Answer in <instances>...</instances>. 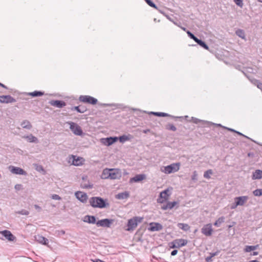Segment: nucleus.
Returning a JSON list of instances; mask_svg holds the SVG:
<instances>
[{
  "instance_id": "obj_1",
  "label": "nucleus",
  "mask_w": 262,
  "mask_h": 262,
  "mask_svg": "<svg viewBox=\"0 0 262 262\" xmlns=\"http://www.w3.org/2000/svg\"><path fill=\"white\" fill-rule=\"evenodd\" d=\"M89 203L93 208H104L108 207L110 204L106 199H103L99 196H93L90 199Z\"/></svg>"
},
{
  "instance_id": "obj_2",
  "label": "nucleus",
  "mask_w": 262,
  "mask_h": 262,
  "mask_svg": "<svg viewBox=\"0 0 262 262\" xmlns=\"http://www.w3.org/2000/svg\"><path fill=\"white\" fill-rule=\"evenodd\" d=\"M180 163H173L167 166H161L160 167V170L161 172L165 174H169L178 171L180 168Z\"/></svg>"
},
{
  "instance_id": "obj_3",
  "label": "nucleus",
  "mask_w": 262,
  "mask_h": 262,
  "mask_svg": "<svg viewBox=\"0 0 262 262\" xmlns=\"http://www.w3.org/2000/svg\"><path fill=\"white\" fill-rule=\"evenodd\" d=\"M143 220V217L139 216L133 217L129 219L126 225L125 230L129 232L133 231L137 227L139 223Z\"/></svg>"
},
{
  "instance_id": "obj_4",
  "label": "nucleus",
  "mask_w": 262,
  "mask_h": 262,
  "mask_svg": "<svg viewBox=\"0 0 262 262\" xmlns=\"http://www.w3.org/2000/svg\"><path fill=\"white\" fill-rule=\"evenodd\" d=\"M67 161L70 165L80 166L84 164L85 159L82 157L72 155L68 157Z\"/></svg>"
},
{
  "instance_id": "obj_5",
  "label": "nucleus",
  "mask_w": 262,
  "mask_h": 262,
  "mask_svg": "<svg viewBox=\"0 0 262 262\" xmlns=\"http://www.w3.org/2000/svg\"><path fill=\"white\" fill-rule=\"evenodd\" d=\"M67 123L70 125V128L74 134L77 136L82 135V130L77 124L73 122H67Z\"/></svg>"
},
{
  "instance_id": "obj_6",
  "label": "nucleus",
  "mask_w": 262,
  "mask_h": 262,
  "mask_svg": "<svg viewBox=\"0 0 262 262\" xmlns=\"http://www.w3.org/2000/svg\"><path fill=\"white\" fill-rule=\"evenodd\" d=\"M79 100L81 102L93 105L96 104L98 101L97 99L89 95H81Z\"/></svg>"
},
{
  "instance_id": "obj_7",
  "label": "nucleus",
  "mask_w": 262,
  "mask_h": 262,
  "mask_svg": "<svg viewBox=\"0 0 262 262\" xmlns=\"http://www.w3.org/2000/svg\"><path fill=\"white\" fill-rule=\"evenodd\" d=\"M114 220L113 219H104L98 221L96 222V225L98 227H102L110 228L113 223Z\"/></svg>"
},
{
  "instance_id": "obj_8",
  "label": "nucleus",
  "mask_w": 262,
  "mask_h": 262,
  "mask_svg": "<svg viewBox=\"0 0 262 262\" xmlns=\"http://www.w3.org/2000/svg\"><path fill=\"white\" fill-rule=\"evenodd\" d=\"M118 140V138L117 137H107V138H103L100 139V143L105 145V146H110L114 144L115 142L117 141Z\"/></svg>"
},
{
  "instance_id": "obj_9",
  "label": "nucleus",
  "mask_w": 262,
  "mask_h": 262,
  "mask_svg": "<svg viewBox=\"0 0 262 262\" xmlns=\"http://www.w3.org/2000/svg\"><path fill=\"white\" fill-rule=\"evenodd\" d=\"M169 192V190L168 189H166L161 192L160 193L159 198H158L157 200L158 203L162 204L166 201L168 200L170 195Z\"/></svg>"
},
{
  "instance_id": "obj_10",
  "label": "nucleus",
  "mask_w": 262,
  "mask_h": 262,
  "mask_svg": "<svg viewBox=\"0 0 262 262\" xmlns=\"http://www.w3.org/2000/svg\"><path fill=\"white\" fill-rule=\"evenodd\" d=\"M121 177V171L119 169L111 168L110 171V179H119Z\"/></svg>"
},
{
  "instance_id": "obj_11",
  "label": "nucleus",
  "mask_w": 262,
  "mask_h": 262,
  "mask_svg": "<svg viewBox=\"0 0 262 262\" xmlns=\"http://www.w3.org/2000/svg\"><path fill=\"white\" fill-rule=\"evenodd\" d=\"M201 232L206 236H209L211 235L213 232L212 225L211 224L205 225L202 228Z\"/></svg>"
},
{
  "instance_id": "obj_12",
  "label": "nucleus",
  "mask_w": 262,
  "mask_h": 262,
  "mask_svg": "<svg viewBox=\"0 0 262 262\" xmlns=\"http://www.w3.org/2000/svg\"><path fill=\"white\" fill-rule=\"evenodd\" d=\"M0 234L4 236L6 239L10 242H13L16 239V237L12 233L7 230L0 231Z\"/></svg>"
},
{
  "instance_id": "obj_13",
  "label": "nucleus",
  "mask_w": 262,
  "mask_h": 262,
  "mask_svg": "<svg viewBox=\"0 0 262 262\" xmlns=\"http://www.w3.org/2000/svg\"><path fill=\"white\" fill-rule=\"evenodd\" d=\"M16 102L15 99L10 95L0 96V102L2 103H11Z\"/></svg>"
},
{
  "instance_id": "obj_14",
  "label": "nucleus",
  "mask_w": 262,
  "mask_h": 262,
  "mask_svg": "<svg viewBox=\"0 0 262 262\" xmlns=\"http://www.w3.org/2000/svg\"><path fill=\"white\" fill-rule=\"evenodd\" d=\"M76 198L83 203L86 202L88 195L86 193L81 191H77L75 193Z\"/></svg>"
},
{
  "instance_id": "obj_15",
  "label": "nucleus",
  "mask_w": 262,
  "mask_h": 262,
  "mask_svg": "<svg viewBox=\"0 0 262 262\" xmlns=\"http://www.w3.org/2000/svg\"><path fill=\"white\" fill-rule=\"evenodd\" d=\"M10 171L14 174H21V175H26L27 172L24 171L22 168L15 167L13 166H10L9 167Z\"/></svg>"
},
{
  "instance_id": "obj_16",
  "label": "nucleus",
  "mask_w": 262,
  "mask_h": 262,
  "mask_svg": "<svg viewBox=\"0 0 262 262\" xmlns=\"http://www.w3.org/2000/svg\"><path fill=\"white\" fill-rule=\"evenodd\" d=\"M162 225L158 223L152 222L149 224V227L148 230L150 231H158L162 229Z\"/></svg>"
},
{
  "instance_id": "obj_17",
  "label": "nucleus",
  "mask_w": 262,
  "mask_h": 262,
  "mask_svg": "<svg viewBox=\"0 0 262 262\" xmlns=\"http://www.w3.org/2000/svg\"><path fill=\"white\" fill-rule=\"evenodd\" d=\"M248 196H247L235 197L234 198V201L236 202V205L243 206L248 201Z\"/></svg>"
},
{
  "instance_id": "obj_18",
  "label": "nucleus",
  "mask_w": 262,
  "mask_h": 262,
  "mask_svg": "<svg viewBox=\"0 0 262 262\" xmlns=\"http://www.w3.org/2000/svg\"><path fill=\"white\" fill-rule=\"evenodd\" d=\"M145 178L146 175L144 174H137L134 177L130 179L129 183H133L134 182H139L145 179Z\"/></svg>"
},
{
  "instance_id": "obj_19",
  "label": "nucleus",
  "mask_w": 262,
  "mask_h": 262,
  "mask_svg": "<svg viewBox=\"0 0 262 262\" xmlns=\"http://www.w3.org/2000/svg\"><path fill=\"white\" fill-rule=\"evenodd\" d=\"M49 103L53 106L57 108H62L66 105V102L61 100H51Z\"/></svg>"
},
{
  "instance_id": "obj_20",
  "label": "nucleus",
  "mask_w": 262,
  "mask_h": 262,
  "mask_svg": "<svg viewBox=\"0 0 262 262\" xmlns=\"http://www.w3.org/2000/svg\"><path fill=\"white\" fill-rule=\"evenodd\" d=\"M211 53L212 54L215 53L217 58L223 60H224L225 58L222 56L219 57V55L223 54L224 56H227L229 55V51L228 50H211Z\"/></svg>"
},
{
  "instance_id": "obj_21",
  "label": "nucleus",
  "mask_w": 262,
  "mask_h": 262,
  "mask_svg": "<svg viewBox=\"0 0 262 262\" xmlns=\"http://www.w3.org/2000/svg\"><path fill=\"white\" fill-rule=\"evenodd\" d=\"M178 204L179 202L176 201L168 202L165 205H164L161 207V209L163 210H166L167 209H172L176 205Z\"/></svg>"
},
{
  "instance_id": "obj_22",
  "label": "nucleus",
  "mask_w": 262,
  "mask_h": 262,
  "mask_svg": "<svg viewBox=\"0 0 262 262\" xmlns=\"http://www.w3.org/2000/svg\"><path fill=\"white\" fill-rule=\"evenodd\" d=\"M83 221L85 223H88L89 224H96V217L93 215H85L83 219Z\"/></svg>"
},
{
  "instance_id": "obj_23",
  "label": "nucleus",
  "mask_w": 262,
  "mask_h": 262,
  "mask_svg": "<svg viewBox=\"0 0 262 262\" xmlns=\"http://www.w3.org/2000/svg\"><path fill=\"white\" fill-rule=\"evenodd\" d=\"M178 248L185 246L187 244L186 239L179 238L173 240Z\"/></svg>"
},
{
  "instance_id": "obj_24",
  "label": "nucleus",
  "mask_w": 262,
  "mask_h": 262,
  "mask_svg": "<svg viewBox=\"0 0 262 262\" xmlns=\"http://www.w3.org/2000/svg\"><path fill=\"white\" fill-rule=\"evenodd\" d=\"M35 239L37 242L42 245H47L48 244V239L42 236L38 235L35 236Z\"/></svg>"
},
{
  "instance_id": "obj_25",
  "label": "nucleus",
  "mask_w": 262,
  "mask_h": 262,
  "mask_svg": "<svg viewBox=\"0 0 262 262\" xmlns=\"http://www.w3.org/2000/svg\"><path fill=\"white\" fill-rule=\"evenodd\" d=\"M23 138L26 139L28 142L30 143H38V139L32 135V134H30L29 135L25 136L23 137Z\"/></svg>"
},
{
  "instance_id": "obj_26",
  "label": "nucleus",
  "mask_w": 262,
  "mask_h": 262,
  "mask_svg": "<svg viewBox=\"0 0 262 262\" xmlns=\"http://www.w3.org/2000/svg\"><path fill=\"white\" fill-rule=\"evenodd\" d=\"M252 178L253 180L261 179H262V170L257 169L253 172Z\"/></svg>"
},
{
  "instance_id": "obj_27",
  "label": "nucleus",
  "mask_w": 262,
  "mask_h": 262,
  "mask_svg": "<svg viewBox=\"0 0 262 262\" xmlns=\"http://www.w3.org/2000/svg\"><path fill=\"white\" fill-rule=\"evenodd\" d=\"M129 193L128 191L119 193L116 195V198L119 200L126 199L129 197Z\"/></svg>"
},
{
  "instance_id": "obj_28",
  "label": "nucleus",
  "mask_w": 262,
  "mask_h": 262,
  "mask_svg": "<svg viewBox=\"0 0 262 262\" xmlns=\"http://www.w3.org/2000/svg\"><path fill=\"white\" fill-rule=\"evenodd\" d=\"M111 169L105 168L103 169L101 175V178L102 179H110Z\"/></svg>"
},
{
  "instance_id": "obj_29",
  "label": "nucleus",
  "mask_w": 262,
  "mask_h": 262,
  "mask_svg": "<svg viewBox=\"0 0 262 262\" xmlns=\"http://www.w3.org/2000/svg\"><path fill=\"white\" fill-rule=\"evenodd\" d=\"M20 125L23 128H26L27 129H31L32 127V125L31 123L27 120H24L21 123Z\"/></svg>"
},
{
  "instance_id": "obj_30",
  "label": "nucleus",
  "mask_w": 262,
  "mask_h": 262,
  "mask_svg": "<svg viewBox=\"0 0 262 262\" xmlns=\"http://www.w3.org/2000/svg\"><path fill=\"white\" fill-rule=\"evenodd\" d=\"M105 106H111L113 107L114 109L116 108H122L124 107L123 105L122 104H116V103H104L103 104Z\"/></svg>"
},
{
  "instance_id": "obj_31",
  "label": "nucleus",
  "mask_w": 262,
  "mask_h": 262,
  "mask_svg": "<svg viewBox=\"0 0 262 262\" xmlns=\"http://www.w3.org/2000/svg\"><path fill=\"white\" fill-rule=\"evenodd\" d=\"M259 247L258 245H256L255 246H246L244 251L246 252H250L251 251L255 250L257 249Z\"/></svg>"
},
{
  "instance_id": "obj_32",
  "label": "nucleus",
  "mask_w": 262,
  "mask_h": 262,
  "mask_svg": "<svg viewBox=\"0 0 262 262\" xmlns=\"http://www.w3.org/2000/svg\"><path fill=\"white\" fill-rule=\"evenodd\" d=\"M177 226L179 228L185 231H188L190 229V226L187 224L178 223Z\"/></svg>"
},
{
  "instance_id": "obj_33",
  "label": "nucleus",
  "mask_w": 262,
  "mask_h": 262,
  "mask_svg": "<svg viewBox=\"0 0 262 262\" xmlns=\"http://www.w3.org/2000/svg\"><path fill=\"white\" fill-rule=\"evenodd\" d=\"M151 114H154L156 116H159V117H167L169 116L171 117L172 118H176V117L171 116L167 113H161V112H151ZM177 118H179L178 117H177Z\"/></svg>"
},
{
  "instance_id": "obj_34",
  "label": "nucleus",
  "mask_w": 262,
  "mask_h": 262,
  "mask_svg": "<svg viewBox=\"0 0 262 262\" xmlns=\"http://www.w3.org/2000/svg\"><path fill=\"white\" fill-rule=\"evenodd\" d=\"M225 222V217L221 216L219 217L214 223V225L216 227H220V225Z\"/></svg>"
},
{
  "instance_id": "obj_35",
  "label": "nucleus",
  "mask_w": 262,
  "mask_h": 262,
  "mask_svg": "<svg viewBox=\"0 0 262 262\" xmlns=\"http://www.w3.org/2000/svg\"><path fill=\"white\" fill-rule=\"evenodd\" d=\"M43 95V93L40 91H34L33 92L29 93L28 95L32 96V97H38L41 96Z\"/></svg>"
},
{
  "instance_id": "obj_36",
  "label": "nucleus",
  "mask_w": 262,
  "mask_h": 262,
  "mask_svg": "<svg viewBox=\"0 0 262 262\" xmlns=\"http://www.w3.org/2000/svg\"><path fill=\"white\" fill-rule=\"evenodd\" d=\"M236 34L242 39H245V34L244 30L237 29L235 32Z\"/></svg>"
},
{
  "instance_id": "obj_37",
  "label": "nucleus",
  "mask_w": 262,
  "mask_h": 262,
  "mask_svg": "<svg viewBox=\"0 0 262 262\" xmlns=\"http://www.w3.org/2000/svg\"><path fill=\"white\" fill-rule=\"evenodd\" d=\"M130 136L126 135H123L118 138V140H119V141L121 143H124L125 141H128L130 140Z\"/></svg>"
},
{
  "instance_id": "obj_38",
  "label": "nucleus",
  "mask_w": 262,
  "mask_h": 262,
  "mask_svg": "<svg viewBox=\"0 0 262 262\" xmlns=\"http://www.w3.org/2000/svg\"><path fill=\"white\" fill-rule=\"evenodd\" d=\"M194 41L196 43H198L200 46H201L202 48H204L205 49H208V46L204 41H202L201 40H200L197 38Z\"/></svg>"
},
{
  "instance_id": "obj_39",
  "label": "nucleus",
  "mask_w": 262,
  "mask_h": 262,
  "mask_svg": "<svg viewBox=\"0 0 262 262\" xmlns=\"http://www.w3.org/2000/svg\"><path fill=\"white\" fill-rule=\"evenodd\" d=\"M72 110H76L79 113H83L86 111V108L84 107H80L79 106H74L72 108Z\"/></svg>"
},
{
  "instance_id": "obj_40",
  "label": "nucleus",
  "mask_w": 262,
  "mask_h": 262,
  "mask_svg": "<svg viewBox=\"0 0 262 262\" xmlns=\"http://www.w3.org/2000/svg\"><path fill=\"white\" fill-rule=\"evenodd\" d=\"M191 120L195 124H197L199 122H203V124H210V123H211V122H207V121H203V120H200L198 118H194V117H192L191 118Z\"/></svg>"
},
{
  "instance_id": "obj_41",
  "label": "nucleus",
  "mask_w": 262,
  "mask_h": 262,
  "mask_svg": "<svg viewBox=\"0 0 262 262\" xmlns=\"http://www.w3.org/2000/svg\"><path fill=\"white\" fill-rule=\"evenodd\" d=\"M212 173V170L211 169H209L204 172V177L209 179L210 178V175H211Z\"/></svg>"
},
{
  "instance_id": "obj_42",
  "label": "nucleus",
  "mask_w": 262,
  "mask_h": 262,
  "mask_svg": "<svg viewBox=\"0 0 262 262\" xmlns=\"http://www.w3.org/2000/svg\"><path fill=\"white\" fill-rule=\"evenodd\" d=\"M253 194L256 196H259L262 195V189H257L253 191Z\"/></svg>"
},
{
  "instance_id": "obj_43",
  "label": "nucleus",
  "mask_w": 262,
  "mask_h": 262,
  "mask_svg": "<svg viewBox=\"0 0 262 262\" xmlns=\"http://www.w3.org/2000/svg\"><path fill=\"white\" fill-rule=\"evenodd\" d=\"M198 176L197 171L196 170L193 171L191 176V180L194 182H196L198 181Z\"/></svg>"
},
{
  "instance_id": "obj_44",
  "label": "nucleus",
  "mask_w": 262,
  "mask_h": 262,
  "mask_svg": "<svg viewBox=\"0 0 262 262\" xmlns=\"http://www.w3.org/2000/svg\"><path fill=\"white\" fill-rule=\"evenodd\" d=\"M252 82H253V83L254 85H256L258 89L262 90V83H260L257 80H253V81H252Z\"/></svg>"
},
{
  "instance_id": "obj_45",
  "label": "nucleus",
  "mask_w": 262,
  "mask_h": 262,
  "mask_svg": "<svg viewBox=\"0 0 262 262\" xmlns=\"http://www.w3.org/2000/svg\"><path fill=\"white\" fill-rule=\"evenodd\" d=\"M145 2L147 3V4L150 6V7L155 8L157 9V7L156 5L151 1V0H145Z\"/></svg>"
},
{
  "instance_id": "obj_46",
  "label": "nucleus",
  "mask_w": 262,
  "mask_h": 262,
  "mask_svg": "<svg viewBox=\"0 0 262 262\" xmlns=\"http://www.w3.org/2000/svg\"><path fill=\"white\" fill-rule=\"evenodd\" d=\"M17 213L20 214L25 215H27L29 214V212L25 209H22L21 210L18 211Z\"/></svg>"
},
{
  "instance_id": "obj_47",
  "label": "nucleus",
  "mask_w": 262,
  "mask_h": 262,
  "mask_svg": "<svg viewBox=\"0 0 262 262\" xmlns=\"http://www.w3.org/2000/svg\"><path fill=\"white\" fill-rule=\"evenodd\" d=\"M167 129L172 131H176L177 128L173 124H169L167 126Z\"/></svg>"
},
{
  "instance_id": "obj_48",
  "label": "nucleus",
  "mask_w": 262,
  "mask_h": 262,
  "mask_svg": "<svg viewBox=\"0 0 262 262\" xmlns=\"http://www.w3.org/2000/svg\"><path fill=\"white\" fill-rule=\"evenodd\" d=\"M235 3L240 7H242L243 6V1L242 0H234Z\"/></svg>"
},
{
  "instance_id": "obj_49",
  "label": "nucleus",
  "mask_w": 262,
  "mask_h": 262,
  "mask_svg": "<svg viewBox=\"0 0 262 262\" xmlns=\"http://www.w3.org/2000/svg\"><path fill=\"white\" fill-rule=\"evenodd\" d=\"M187 34H188V36L190 37V38L193 39L195 40L197 38L193 34H192L190 31H186Z\"/></svg>"
},
{
  "instance_id": "obj_50",
  "label": "nucleus",
  "mask_w": 262,
  "mask_h": 262,
  "mask_svg": "<svg viewBox=\"0 0 262 262\" xmlns=\"http://www.w3.org/2000/svg\"><path fill=\"white\" fill-rule=\"evenodd\" d=\"M168 245H169V247H170V248H171V249L178 248L173 241L170 242Z\"/></svg>"
},
{
  "instance_id": "obj_51",
  "label": "nucleus",
  "mask_w": 262,
  "mask_h": 262,
  "mask_svg": "<svg viewBox=\"0 0 262 262\" xmlns=\"http://www.w3.org/2000/svg\"><path fill=\"white\" fill-rule=\"evenodd\" d=\"M36 169L39 172H45V169L41 165H38L36 167Z\"/></svg>"
},
{
  "instance_id": "obj_52",
  "label": "nucleus",
  "mask_w": 262,
  "mask_h": 262,
  "mask_svg": "<svg viewBox=\"0 0 262 262\" xmlns=\"http://www.w3.org/2000/svg\"><path fill=\"white\" fill-rule=\"evenodd\" d=\"M52 199L55 200H60L61 197L59 196L58 194H53L51 196Z\"/></svg>"
},
{
  "instance_id": "obj_53",
  "label": "nucleus",
  "mask_w": 262,
  "mask_h": 262,
  "mask_svg": "<svg viewBox=\"0 0 262 262\" xmlns=\"http://www.w3.org/2000/svg\"><path fill=\"white\" fill-rule=\"evenodd\" d=\"M238 206L236 205V202L234 201V203H233L232 204H231V206H230V208L231 209H235Z\"/></svg>"
},
{
  "instance_id": "obj_54",
  "label": "nucleus",
  "mask_w": 262,
  "mask_h": 262,
  "mask_svg": "<svg viewBox=\"0 0 262 262\" xmlns=\"http://www.w3.org/2000/svg\"><path fill=\"white\" fill-rule=\"evenodd\" d=\"M21 188H22V185L21 184H16L15 186V189H16L17 190H19L20 189H21Z\"/></svg>"
},
{
  "instance_id": "obj_55",
  "label": "nucleus",
  "mask_w": 262,
  "mask_h": 262,
  "mask_svg": "<svg viewBox=\"0 0 262 262\" xmlns=\"http://www.w3.org/2000/svg\"><path fill=\"white\" fill-rule=\"evenodd\" d=\"M34 208L37 210L38 211H40L41 210V208L38 206V205H35Z\"/></svg>"
},
{
  "instance_id": "obj_56",
  "label": "nucleus",
  "mask_w": 262,
  "mask_h": 262,
  "mask_svg": "<svg viewBox=\"0 0 262 262\" xmlns=\"http://www.w3.org/2000/svg\"><path fill=\"white\" fill-rule=\"evenodd\" d=\"M227 128L228 130H231V131H232V132H234L236 133H237V134H238V135H240L243 136V135L242 133H239V132H238L235 131V130H234V129H231V128Z\"/></svg>"
},
{
  "instance_id": "obj_57",
  "label": "nucleus",
  "mask_w": 262,
  "mask_h": 262,
  "mask_svg": "<svg viewBox=\"0 0 262 262\" xmlns=\"http://www.w3.org/2000/svg\"><path fill=\"white\" fill-rule=\"evenodd\" d=\"M178 253V250H173L171 252V255L172 256H174L176 255Z\"/></svg>"
},
{
  "instance_id": "obj_58",
  "label": "nucleus",
  "mask_w": 262,
  "mask_h": 262,
  "mask_svg": "<svg viewBox=\"0 0 262 262\" xmlns=\"http://www.w3.org/2000/svg\"><path fill=\"white\" fill-rule=\"evenodd\" d=\"M211 258H212L211 256L207 257L206 258V261L207 262H210L211 261Z\"/></svg>"
},
{
  "instance_id": "obj_59",
  "label": "nucleus",
  "mask_w": 262,
  "mask_h": 262,
  "mask_svg": "<svg viewBox=\"0 0 262 262\" xmlns=\"http://www.w3.org/2000/svg\"><path fill=\"white\" fill-rule=\"evenodd\" d=\"M0 86L4 88L7 89L6 86H5L4 84H3V83H2L1 82H0Z\"/></svg>"
},
{
  "instance_id": "obj_60",
  "label": "nucleus",
  "mask_w": 262,
  "mask_h": 262,
  "mask_svg": "<svg viewBox=\"0 0 262 262\" xmlns=\"http://www.w3.org/2000/svg\"><path fill=\"white\" fill-rule=\"evenodd\" d=\"M252 255H258V252H253V253L252 254Z\"/></svg>"
},
{
  "instance_id": "obj_61",
  "label": "nucleus",
  "mask_w": 262,
  "mask_h": 262,
  "mask_svg": "<svg viewBox=\"0 0 262 262\" xmlns=\"http://www.w3.org/2000/svg\"><path fill=\"white\" fill-rule=\"evenodd\" d=\"M149 132V129H145V130H143V133L146 134V133H148Z\"/></svg>"
},
{
  "instance_id": "obj_62",
  "label": "nucleus",
  "mask_w": 262,
  "mask_h": 262,
  "mask_svg": "<svg viewBox=\"0 0 262 262\" xmlns=\"http://www.w3.org/2000/svg\"><path fill=\"white\" fill-rule=\"evenodd\" d=\"M85 187H86V188H92V187H93V185H88V186H85Z\"/></svg>"
},
{
  "instance_id": "obj_63",
  "label": "nucleus",
  "mask_w": 262,
  "mask_h": 262,
  "mask_svg": "<svg viewBox=\"0 0 262 262\" xmlns=\"http://www.w3.org/2000/svg\"><path fill=\"white\" fill-rule=\"evenodd\" d=\"M249 262H259V261L257 260H252L249 261Z\"/></svg>"
},
{
  "instance_id": "obj_64",
  "label": "nucleus",
  "mask_w": 262,
  "mask_h": 262,
  "mask_svg": "<svg viewBox=\"0 0 262 262\" xmlns=\"http://www.w3.org/2000/svg\"><path fill=\"white\" fill-rule=\"evenodd\" d=\"M215 255V253H212V254H211V256L212 257L214 256Z\"/></svg>"
}]
</instances>
